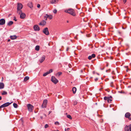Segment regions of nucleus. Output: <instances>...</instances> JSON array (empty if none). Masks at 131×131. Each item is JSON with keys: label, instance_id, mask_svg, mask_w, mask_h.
I'll list each match as a JSON object with an SVG mask.
<instances>
[{"label": "nucleus", "instance_id": "obj_23", "mask_svg": "<svg viewBox=\"0 0 131 131\" xmlns=\"http://www.w3.org/2000/svg\"><path fill=\"white\" fill-rule=\"evenodd\" d=\"M29 79V77L27 76L24 79V81L25 82H26L27 81V80H28Z\"/></svg>", "mask_w": 131, "mask_h": 131}, {"label": "nucleus", "instance_id": "obj_48", "mask_svg": "<svg viewBox=\"0 0 131 131\" xmlns=\"http://www.w3.org/2000/svg\"><path fill=\"white\" fill-rule=\"evenodd\" d=\"M109 97V98H110H110L112 99V96H110L109 97Z\"/></svg>", "mask_w": 131, "mask_h": 131}, {"label": "nucleus", "instance_id": "obj_31", "mask_svg": "<svg viewBox=\"0 0 131 131\" xmlns=\"http://www.w3.org/2000/svg\"><path fill=\"white\" fill-rule=\"evenodd\" d=\"M110 85L111 87H114L113 83V82H111L110 83Z\"/></svg>", "mask_w": 131, "mask_h": 131}, {"label": "nucleus", "instance_id": "obj_10", "mask_svg": "<svg viewBox=\"0 0 131 131\" xmlns=\"http://www.w3.org/2000/svg\"><path fill=\"white\" fill-rule=\"evenodd\" d=\"M45 17H46V20H47V18H48V19H51L52 17V16L51 15H48L47 14H46V16H45L44 18H45Z\"/></svg>", "mask_w": 131, "mask_h": 131}, {"label": "nucleus", "instance_id": "obj_63", "mask_svg": "<svg viewBox=\"0 0 131 131\" xmlns=\"http://www.w3.org/2000/svg\"><path fill=\"white\" fill-rule=\"evenodd\" d=\"M76 7L77 8V6H76Z\"/></svg>", "mask_w": 131, "mask_h": 131}, {"label": "nucleus", "instance_id": "obj_22", "mask_svg": "<svg viewBox=\"0 0 131 131\" xmlns=\"http://www.w3.org/2000/svg\"><path fill=\"white\" fill-rule=\"evenodd\" d=\"M40 46H39L37 45L35 47V49L37 51H38L39 50Z\"/></svg>", "mask_w": 131, "mask_h": 131}, {"label": "nucleus", "instance_id": "obj_4", "mask_svg": "<svg viewBox=\"0 0 131 131\" xmlns=\"http://www.w3.org/2000/svg\"><path fill=\"white\" fill-rule=\"evenodd\" d=\"M125 131H131V124L128 126L126 125L125 127Z\"/></svg>", "mask_w": 131, "mask_h": 131}, {"label": "nucleus", "instance_id": "obj_30", "mask_svg": "<svg viewBox=\"0 0 131 131\" xmlns=\"http://www.w3.org/2000/svg\"><path fill=\"white\" fill-rule=\"evenodd\" d=\"M112 101V99H110V98H108V99L107 101L108 103H111V102Z\"/></svg>", "mask_w": 131, "mask_h": 131}, {"label": "nucleus", "instance_id": "obj_20", "mask_svg": "<svg viewBox=\"0 0 131 131\" xmlns=\"http://www.w3.org/2000/svg\"><path fill=\"white\" fill-rule=\"evenodd\" d=\"M4 85L3 83H0V89H2L4 88Z\"/></svg>", "mask_w": 131, "mask_h": 131}, {"label": "nucleus", "instance_id": "obj_29", "mask_svg": "<svg viewBox=\"0 0 131 131\" xmlns=\"http://www.w3.org/2000/svg\"><path fill=\"white\" fill-rule=\"evenodd\" d=\"M67 117L68 118H69L70 119H72V117L70 115H67Z\"/></svg>", "mask_w": 131, "mask_h": 131}, {"label": "nucleus", "instance_id": "obj_33", "mask_svg": "<svg viewBox=\"0 0 131 131\" xmlns=\"http://www.w3.org/2000/svg\"><path fill=\"white\" fill-rule=\"evenodd\" d=\"M54 124L55 125H59V122H55L54 123Z\"/></svg>", "mask_w": 131, "mask_h": 131}, {"label": "nucleus", "instance_id": "obj_11", "mask_svg": "<svg viewBox=\"0 0 131 131\" xmlns=\"http://www.w3.org/2000/svg\"><path fill=\"white\" fill-rule=\"evenodd\" d=\"M23 7V5L22 4L18 3L17 4V10L21 9Z\"/></svg>", "mask_w": 131, "mask_h": 131}, {"label": "nucleus", "instance_id": "obj_32", "mask_svg": "<svg viewBox=\"0 0 131 131\" xmlns=\"http://www.w3.org/2000/svg\"><path fill=\"white\" fill-rule=\"evenodd\" d=\"M118 92L119 93H125L126 94V93H125V92L123 91H119Z\"/></svg>", "mask_w": 131, "mask_h": 131}, {"label": "nucleus", "instance_id": "obj_40", "mask_svg": "<svg viewBox=\"0 0 131 131\" xmlns=\"http://www.w3.org/2000/svg\"><path fill=\"white\" fill-rule=\"evenodd\" d=\"M98 80V79L97 78H96L95 79H94V80H95V82H96Z\"/></svg>", "mask_w": 131, "mask_h": 131}, {"label": "nucleus", "instance_id": "obj_28", "mask_svg": "<svg viewBox=\"0 0 131 131\" xmlns=\"http://www.w3.org/2000/svg\"><path fill=\"white\" fill-rule=\"evenodd\" d=\"M48 74H49V73L48 71L46 72V73H44L43 75V76H45Z\"/></svg>", "mask_w": 131, "mask_h": 131}, {"label": "nucleus", "instance_id": "obj_54", "mask_svg": "<svg viewBox=\"0 0 131 131\" xmlns=\"http://www.w3.org/2000/svg\"><path fill=\"white\" fill-rule=\"evenodd\" d=\"M40 118L41 119H42L43 118L42 117V116L40 117Z\"/></svg>", "mask_w": 131, "mask_h": 131}, {"label": "nucleus", "instance_id": "obj_1", "mask_svg": "<svg viewBox=\"0 0 131 131\" xmlns=\"http://www.w3.org/2000/svg\"><path fill=\"white\" fill-rule=\"evenodd\" d=\"M65 12L71 14L73 16H74L73 10L72 9H69L68 10H65Z\"/></svg>", "mask_w": 131, "mask_h": 131}, {"label": "nucleus", "instance_id": "obj_25", "mask_svg": "<svg viewBox=\"0 0 131 131\" xmlns=\"http://www.w3.org/2000/svg\"><path fill=\"white\" fill-rule=\"evenodd\" d=\"M7 94V93L5 91H3V92L2 93V94L3 95H6Z\"/></svg>", "mask_w": 131, "mask_h": 131}, {"label": "nucleus", "instance_id": "obj_38", "mask_svg": "<svg viewBox=\"0 0 131 131\" xmlns=\"http://www.w3.org/2000/svg\"><path fill=\"white\" fill-rule=\"evenodd\" d=\"M37 7L38 8H39L40 7V5L39 4H38L37 5Z\"/></svg>", "mask_w": 131, "mask_h": 131}, {"label": "nucleus", "instance_id": "obj_58", "mask_svg": "<svg viewBox=\"0 0 131 131\" xmlns=\"http://www.w3.org/2000/svg\"><path fill=\"white\" fill-rule=\"evenodd\" d=\"M2 79H3V77H2Z\"/></svg>", "mask_w": 131, "mask_h": 131}, {"label": "nucleus", "instance_id": "obj_56", "mask_svg": "<svg viewBox=\"0 0 131 131\" xmlns=\"http://www.w3.org/2000/svg\"><path fill=\"white\" fill-rule=\"evenodd\" d=\"M108 66V64H107V65H106V66L107 67Z\"/></svg>", "mask_w": 131, "mask_h": 131}, {"label": "nucleus", "instance_id": "obj_62", "mask_svg": "<svg viewBox=\"0 0 131 131\" xmlns=\"http://www.w3.org/2000/svg\"><path fill=\"white\" fill-rule=\"evenodd\" d=\"M129 94H130L131 95V93H130Z\"/></svg>", "mask_w": 131, "mask_h": 131}, {"label": "nucleus", "instance_id": "obj_8", "mask_svg": "<svg viewBox=\"0 0 131 131\" xmlns=\"http://www.w3.org/2000/svg\"><path fill=\"white\" fill-rule=\"evenodd\" d=\"M131 116L129 112H127L126 113L125 115V117L127 118L129 120H131V117H130Z\"/></svg>", "mask_w": 131, "mask_h": 131}, {"label": "nucleus", "instance_id": "obj_60", "mask_svg": "<svg viewBox=\"0 0 131 131\" xmlns=\"http://www.w3.org/2000/svg\"><path fill=\"white\" fill-rule=\"evenodd\" d=\"M44 115L45 116H46V114H44Z\"/></svg>", "mask_w": 131, "mask_h": 131}, {"label": "nucleus", "instance_id": "obj_13", "mask_svg": "<svg viewBox=\"0 0 131 131\" xmlns=\"http://www.w3.org/2000/svg\"><path fill=\"white\" fill-rule=\"evenodd\" d=\"M46 21L45 20H43L39 23V25L41 26H44L46 24Z\"/></svg>", "mask_w": 131, "mask_h": 131}, {"label": "nucleus", "instance_id": "obj_6", "mask_svg": "<svg viewBox=\"0 0 131 131\" xmlns=\"http://www.w3.org/2000/svg\"><path fill=\"white\" fill-rule=\"evenodd\" d=\"M12 103L7 102L5 103L0 106V108L7 107L10 105Z\"/></svg>", "mask_w": 131, "mask_h": 131}, {"label": "nucleus", "instance_id": "obj_46", "mask_svg": "<svg viewBox=\"0 0 131 131\" xmlns=\"http://www.w3.org/2000/svg\"><path fill=\"white\" fill-rule=\"evenodd\" d=\"M117 32L120 34H121V32L119 31H117Z\"/></svg>", "mask_w": 131, "mask_h": 131}, {"label": "nucleus", "instance_id": "obj_45", "mask_svg": "<svg viewBox=\"0 0 131 131\" xmlns=\"http://www.w3.org/2000/svg\"><path fill=\"white\" fill-rule=\"evenodd\" d=\"M126 2V0H123V2L125 3Z\"/></svg>", "mask_w": 131, "mask_h": 131}, {"label": "nucleus", "instance_id": "obj_15", "mask_svg": "<svg viewBox=\"0 0 131 131\" xmlns=\"http://www.w3.org/2000/svg\"><path fill=\"white\" fill-rule=\"evenodd\" d=\"M95 55L94 54H93L91 56H89L88 57V59L89 60H91L92 58H94L95 57Z\"/></svg>", "mask_w": 131, "mask_h": 131}, {"label": "nucleus", "instance_id": "obj_41", "mask_svg": "<svg viewBox=\"0 0 131 131\" xmlns=\"http://www.w3.org/2000/svg\"><path fill=\"white\" fill-rule=\"evenodd\" d=\"M58 74L59 75H60L62 74V73L61 72H59L58 73Z\"/></svg>", "mask_w": 131, "mask_h": 131}, {"label": "nucleus", "instance_id": "obj_57", "mask_svg": "<svg viewBox=\"0 0 131 131\" xmlns=\"http://www.w3.org/2000/svg\"><path fill=\"white\" fill-rule=\"evenodd\" d=\"M74 16H75V13H74Z\"/></svg>", "mask_w": 131, "mask_h": 131}, {"label": "nucleus", "instance_id": "obj_51", "mask_svg": "<svg viewBox=\"0 0 131 131\" xmlns=\"http://www.w3.org/2000/svg\"><path fill=\"white\" fill-rule=\"evenodd\" d=\"M2 99V97L1 96H0V100H1Z\"/></svg>", "mask_w": 131, "mask_h": 131}, {"label": "nucleus", "instance_id": "obj_12", "mask_svg": "<svg viewBox=\"0 0 131 131\" xmlns=\"http://www.w3.org/2000/svg\"><path fill=\"white\" fill-rule=\"evenodd\" d=\"M5 22V20L4 19H0V25H4Z\"/></svg>", "mask_w": 131, "mask_h": 131}, {"label": "nucleus", "instance_id": "obj_34", "mask_svg": "<svg viewBox=\"0 0 131 131\" xmlns=\"http://www.w3.org/2000/svg\"><path fill=\"white\" fill-rule=\"evenodd\" d=\"M53 70L52 69H50L49 71H48V72L49 73V74L50 73H51L52 72Z\"/></svg>", "mask_w": 131, "mask_h": 131}, {"label": "nucleus", "instance_id": "obj_2", "mask_svg": "<svg viewBox=\"0 0 131 131\" xmlns=\"http://www.w3.org/2000/svg\"><path fill=\"white\" fill-rule=\"evenodd\" d=\"M28 111L30 112H32L34 110V107L33 106L30 104H28L27 105Z\"/></svg>", "mask_w": 131, "mask_h": 131}, {"label": "nucleus", "instance_id": "obj_3", "mask_svg": "<svg viewBox=\"0 0 131 131\" xmlns=\"http://www.w3.org/2000/svg\"><path fill=\"white\" fill-rule=\"evenodd\" d=\"M46 35H49V31L48 28L47 27L45 28L42 31Z\"/></svg>", "mask_w": 131, "mask_h": 131}, {"label": "nucleus", "instance_id": "obj_24", "mask_svg": "<svg viewBox=\"0 0 131 131\" xmlns=\"http://www.w3.org/2000/svg\"><path fill=\"white\" fill-rule=\"evenodd\" d=\"M17 13L20 15L21 13H22L21 9L17 10Z\"/></svg>", "mask_w": 131, "mask_h": 131}, {"label": "nucleus", "instance_id": "obj_49", "mask_svg": "<svg viewBox=\"0 0 131 131\" xmlns=\"http://www.w3.org/2000/svg\"><path fill=\"white\" fill-rule=\"evenodd\" d=\"M69 48H67V50H66L67 51H68V50L69 49Z\"/></svg>", "mask_w": 131, "mask_h": 131}, {"label": "nucleus", "instance_id": "obj_19", "mask_svg": "<svg viewBox=\"0 0 131 131\" xmlns=\"http://www.w3.org/2000/svg\"><path fill=\"white\" fill-rule=\"evenodd\" d=\"M28 7L31 8L33 7V5L31 2H29L28 4Z\"/></svg>", "mask_w": 131, "mask_h": 131}, {"label": "nucleus", "instance_id": "obj_18", "mask_svg": "<svg viewBox=\"0 0 131 131\" xmlns=\"http://www.w3.org/2000/svg\"><path fill=\"white\" fill-rule=\"evenodd\" d=\"M10 37L11 39L14 40L16 39L17 38V37L16 35H14L13 36H11Z\"/></svg>", "mask_w": 131, "mask_h": 131}, {"label": "nucleus", "instance_id": "obj_42", "mask_svg": "<svg viewBox=\"0 0 131 131\" xmlns=\"http://www.w3.org/2000/svg\"><path fill=\"white\" fill-rule=\"evenodd\" d=\"M84 69H85V68L84 69V70L82 69L81 70V73H82L83 72Z\"/></svg>", "mask_w": 131, "mask_h": 131}, {"label": "nucleus", "instance_id": "obj_16", "mask_svg": "<svg viewBox=\"0 0 131 131\" xmlns=\"http://www.w3.org/2000/svg\"><path fill=\"white\" fill-rule=\"evenodd\" d=\"M26 17V15L24 13H21L20 15V18L21 19H24Z\"/></svg>", "mask_w": 131, "mask_h": 131}, {"label": "nucleus", "instance_id": "obj_9", "mask_svg": "<svg viewBox=\"0 0 131 131\" xmlns=\"http://www.w3.org/2000/svg\"><path fill=\"white\" fill-rule=\"evenodd\" d=\"M33 28L35 31H38L40 30V28L37 25H36L34 26Z\"/></svg>", "mask_w": 131, "mask_h": 131}, {"label": "nucleus", "instance_id": "obj_5", "mask_svg": "<svg viewBox=\"0 0 131 131\" xmlns=\"http://www.w3.org/2000/svg\"><path fill=\"white\" fill-rule=\"evenodd\" d=\"M51 80L52 82L55 84H56L58 82V80L54 76L52 77Z\"/></svg>", "mask_w": 131, "mask_h": 131}, {"label": "nucleus", "instance_id": "obj_39", "mask_svg": "<svg viewBox=\"0 0 131 131\" xmlns=\"http://www.w3.org/2000/svg\"><path fill=\"white\" fill-rule=\"evenodd\" d=\"M81 16H83L84 15V13H81L80 14Z\"/></svg>", "mask_w": 131, "mask_h": 131}, {"label": "nucleus", "instance_id": "obj_47", "mask_svg": "<svg viewBox=\"0 0 131 131\" xmlns=\"http://www.w3.org/2000/svg\"><path fill=\"white\" fill-rule=\"evenodd\" d=\"M72 91L73 93H74V87H73L72 88Z\"/></svg>", "mask_w": 131, "mask_h": 131}, {"label": "nucleus", "instance_id": "obj_55", "mask_svg": "<svg viewBox=\"0 0 131 131\" xmlns=\"http://www.w3.org/2000/svg\"><path fill=\"white\" fill-rule=\"evenodd\" d=\"M14 20H15V21H17V20H16V19H14Z\"/></svg>", "mask_w": 131, "mask_h": 131}, {"label": "nucleus", "instance_id": "obj_59", "mask_svg": "<svg viewBox=\"0 0 131 131\" xmlns=\"http://www.w3.org/2000/svg\"><path fill=\"white\" fill-rule=\"evenodd\" d=\"M45 19L46 20V17H45Z\"/></svg>", "mask_w": 131, "mask_h": 131}, {"label": "nucleus", "instance_id": "obj_21", "mask_svg": "<svg viewBox=\"0 0 131 131\" xmlns=\"http://www.w3.org/2000/svg\"><path fill=\"white\" fill-rule=\"evenodd\" d=\"M13 23V22L12 21H10L7 24V25L8 26H10L12 25Z\"/></svg>", "mask_w": 131, "mask_h": 131}, {"label": "nucleus", "instance_id": "obj_43", "mask_svg": "<svg viewBox=\"0 0 131 131\" xmlns=\"http://www.w3.org/2000/svg\"><path fill=\"white\" fill-rule=\"evenodd\" d=\"M77 103V101H74V105H76Z\"/></svg>", "mask_w": 131, "mask_h": 131}, {"label": "nucleus", "instance_id": "obj_14", "mask_svg": "<svg viewBox=\"0 0 131 131\" xmlns=\"http://www.w3.org/2000/svg\"><path fill=\"white\" fill-rule=\"evenodd\" d=\"M46 58L45 56H43L39 60L40 62L41 63L43 62L45 60Z\"/></svg>", "mask_w": 131, "mask_h": 131}, {"label": "nucleus", "instance_id": "obj_37", "mask_svg": "<svg viewBox=\"0 0 131 131\" xmlns=\"http://www.w3.org/2000/svg\"><path fill=\"white\" fill-rule=\"evenodd\" d=\"M74 89L75 90V91H74V94L77 91V89L76 88L74 87Z\"/></svg>", "mask_w": 131, "mask_h": 131}, {"label": "nucleus", "instance_id": "obj_52", "mask_svg": "<svg viewBox=\"0 0 131 131\" xmlns=\"http://www.w3.org/2000/svg\"><path fill=\"white\" fill-rule=\"evenodd\" d=\"M10 41V39H9L8 40V42H9Z\"/></svg>", "mask_w": 131, "mask_h": 131}, {"label": "nucleus", "instance_id": "obj_36", "mask_svg": "<svg viewBox=\"0 0 131 131\" xmlns=\"http://www.w3.org/2000/svg\"><path fill=\"white\" fill-rule=\"evenodd\" d=\"M57 12V10L56 9H54L53 10V12L54 13H56Z\"/></svg>", "mask_w": 131, "mask_h": 131}, {"label": "nucleus", "instance_id": "obj_50", "mask_svg": "<svg viewBox=\"0 0 131 131\" xmlns=\"http://www.w3.org/2000/svg\"><path fill=\"white\" fill-rule=\"evenodd\" d=\"M128 70H129L128 69V68H127V70H126V72H128Z\"/></svg>", "mask_w": 131, "mask_h": 131}, {"label": "nucleus", "instance_id": "obj_61", "mask_svg": "<svg viewBox=\"0 0 131 131\" xmlns=\"http://www.w3.org/2000/svg\"><path fill=\"white\" fill-rule=\"evenodd\" d=\"M78 9H80V8H78Z\"/></svg>", "mask_w": 131, "mask_h": 131}, {"label": "nucleus", "instance_id": "obj_35", "mask_svg": "<svg viewBox=\"0 0 131 131\" xmlns=\"http://www.w3.org/2000/svg\"><path fill=\"white\" fill-rule=\"evenodd\" d=\"M48 125L47 124H46L45 126V128H48Z\"/></svg>", "mask_w": 131, "mask_h": 131}, {"label": "nucleus", "instance_id": "obj_17", "mask_svg": "<svg viewBox=\"0 0 131 131\" xmlns=\"http://www.w3.org/2000/svg\"><path fill=\"white\" fill-rule=\"evenodd\" d=\"M58 0H50V3L52 4H56L58 2Z\"/></svg>", "mask_w": 131, "mask_h": 131}, {"label": "nucleus", "instance_id": "obj_7", "mask_svg": "<svg viewBox=\"0 0 131 131\" xmlns=\"http://www.w3.org/2000/svg\"><path fill=\"white\" fill-rule=\"evenodd\" d=\"M48 102V101L47 100H45L43 101V102L42 105V108H46V105Z\"/></svg>", "mask_w": 131, "mask_h": 131}, {"label": "nucleus", "instance_id": "obj_27", "mask_svg": "<svg viewBox=\"0 0 131 131\" xmlns=\"http://www.w3.org/2000/svg\"><path fill=\"white\" fill-rule=\"evenodd\" d=\"M108 97L105 96L104 98V99L105 100H107V101L108 99Z\"/></svg>", "mask_w": 131, "mask_h": 131}, {"label": "nucleus", "instance_id": "obj_44", "mask_svg": "<svg viewBox=\"0 0 131 131\" xmlns=\"http://www.w3.org/2000/svg\"><path fill=\"white\" fill-rule=\"evenodd\" d=\"M74 39H76L77 40L78 39V38L77 37V35H76V36L74 37Z\"/></svg>", "mask_w": 131, "mask_h": 131}, {"label": "nucleus", "instance_id": "obj_26", "mask_svg": "<svg viewBox=\"0 0 131 131\" xmlns=\"http://www.w3.org/2000/svg\"><path fill=\"white\" fill-rule=\"evenodd\" d=\"M13 105L14 107L15 108H17L18 106V105L17 104L15 103H13Z\"/></svg>", "mask_w": 131, "mask_h": 131}, {"label": "nucleus", "instance_id": "obj_53", "mask_svg": "<svg viewBox=\"0 0 131 131\" xmlns=\"http://www.w3.org/2000/svg\"><path fill=\"white\" fill-rule=\"evenodd\" d=\"M51 111H49V114H50V113H51Z\"/></svg>", "mask_w": 131, "mask_h": 131}]
</instances>
